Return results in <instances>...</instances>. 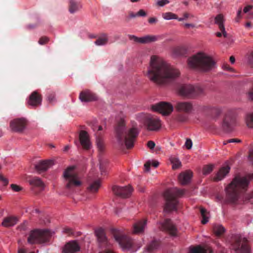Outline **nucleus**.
<instances>
[{"instance_id": "obj_25", "label": "nucleus", "mask_w": 253, "mask_h": 253, "mask_svg": "<svg viewBox=\"0 0 253 253\" xmlns=\"http://www.w3.org/2000/svg\"><path fill=\"white\" fill-rule=\"evenodd\" d=\"M18 221V218L14 216L4 217L1 222V225L5 228H9L15 225Z\"/></svg>"}, {"instance_id": "obj_37", "label": "nucleus", "mask_w": 253, "mask_h": 253, "mask_svg": "<svg viewBox=\"0 0 253 253\" xmlns=\"http://www.w3.org/2000/svg\"><path fill=\"white\" fill-rule=\"evenodd\" d=\"M207 250L205 248L200 246L192 247L189 248V253H207Z\"/></svg>"}, {"instance_id": "obj_55", "label": "nucleus", "mask_w": 253, "mask_h": 253, "mask_svg": "<svg viewBox=\"0 0 253 253\" xmlns=\"http://www.w3.org/2000/svg\"><path fill=\"white\" fill-rule=\"evenodd\" d=\"M148 21L150 24H153L156 23L158 21V20L156 18L154 17H151L148 19Z\"/></svg>"}, {"instance_id": "obj_23", "label": "nucleus", "mask_w": 253, "mask_h": 253, "mask_svg": "<svg viewBox=\"0 0 253 253\" xmlns=\"http://www.w3.org/2000/svg\"><path fill=\"white\" fill-rule=\"evenodd\" d=\"M53 165V162L52 160L42 161L36 164L35 168L37 171L41 173L47 170Z\"/></svg>"}, {"instance_id": "obj_13", "label": "nucleus", "mask_w": 253, "mask_h": 253, "mask_svg": "<svg viewBox=\"0 0 253 253\" xmlns=\"http://www.w3.org/2000/svg\"><path fill=\"white\" fill-rule=\"evenodd\" d=\"M151 108L153 111L159 112L164 116L169 115L173 110L170 103L163 101L152 105Z\"/></svg>"}, {"instance_id": "obj_39", "label": "nucleus", "mask_w": 253, "mask_h": 253, "mask_svg": "<svg viewBox=\"0 0 253 253\" xmlns=\"http://www.w3.org/2000/svg\"><path fill=\"white\" fill-rule=\"evenodd\" d=\"M245 122L249 128H253V113H250L246 115Z\"/></svg>"}, {"instance_id": "obj_5", "label": "nucleus", "mask_w": 253, "mask_h": 253, "mask_svg": "<svg viewBox=\"0 0 253 253\" xmlns=\"http://www.w3.org/2000/svg\"><path fill=\"white\" fill-rule=\"evenodd\" d=\"M185 189L172 187L167 189L163 194L166 201L164 211L169 212L172 211H177V205L178 204L177 198L182 197L185 193Z\"/></svg>"}, {"instance_id": "obj_53", "label": "nucleus", "mask_w": 253, "mask_h": 253, "mask_svg": "<svg viewBox=\"0 0 253 253\" xmlns=\"http://www.w3.org/2000/svg\"><path fill=\"white\" fill-rule=\"evenodd\" d=\"M0 180L2 181L5 185L8 184V179L4 177L2 174H0Z\"/></svg>"}, {"instance_id": "obj_54", "label": "nucleus", "mask_w": 253, "mask_h": 253, "mask_svg": "<svg viewBox=\"0 0 253 253\" xmlns=\"http://www.w3.org/2000/svg\"><path fill=\"white\" fill-rule=\"evenodd\" d=\"M150 166H151V163L150 161L147 162L144 164V168H145V170L146 171L148 172L150 171Z\"/></svg>"}, {"instance_id": "obj_27", "label": "nucleus", "mask_w": 253, "mask_h": 253, "mask_svg": "<svg viewBox=\"0 0 253 253\" xmlns=\"http://www.w3.org/2000/svg\"><path fill=\"white\" fill-rule=\"evenodd\" d=\"M230 169V168L228 166L221 167L214 177V180H221L229 173Z\"/></svg>"}, {"instance_id": "obj_16", "label": "nucleus", "mask_w": 253, "mask_h": 253, "mask_svg": "<svg viewBox=\"0 0 253 253\" xmlns=\"http://www.w3.org/2000/svg\"><path fill=\"white\" fill-rule=\"evenodd\" d=\"M161 224V230L167 231L172 236H176L177 233V229L175 226L172 223L170 219H166Z\"/></svg>"}, {"instance_id": "obj_63", "label": "nucleus", "mask_w": 253, "mask_h": 253, "mask_svg": "<svg viewBox=\"0 0 253 253\" xmlns=\"http://www.w3.org/2000/svg\"><path fill=\"white\" fill-rule=\"evenodd\" d=\"M26 251L24 249H20L18 250V253H25Z\"/></svg>"}, {"instance_id": "obj_47", "label": "nucleus", "mask_w": 253, "mask_h": 253, "mask_svg": "<svg viewBox=\"0 0 253 253\" xmlns=\"http://www.w3.org/2000/svg\"><path fill=\"white\" fill-rule=\"evenodd\" d=\"M47 99L49 103H52L55 101V95L54 93H50L47 96Z\"/></svg>"}, {"instance_id": "obj_24", "label": "nucleus", "mask_w": 253, "mask_h": 253, "mask_svg": "<svg viewBox=\"0 0 253 253\" xmlns=\"http://www.w3.org/2000/svg\"><path fill=\"white\" fill-rule=\"evenodd\" d=\"M146 219L141 220L135 223L133 225V234H138L143 233L144 231V228L146 226Z\"/></svg>"}, {"instance_id": "obj_18", "label": "nucleus", "mask_w": 253, "mask_h": 253, "mask_svg": "<svg viewBox=\"0 0 253 253\" xmlns=\"http://www.w3.org/2000/svg\"><path fill=\"white\" fill-rule=\"evenodd\" d=\"M175 109L178 112L189 114L193 110V105L189 102H178L176 103Z\"/></svg>"}, {"instance_id": "obj_46", "label": "nucleus", "mask_w": 253, "mask_h": 253, "mask_svg": "<svg viewBox=\"0 0 253 253\" xmlns=\"http://www.w3.org/2000/svg\"><path fill=\"white\" fill-rule=\"evenodd\" d=\"M185 146L186 148L188 150L192 148V140H191V139H190V138L186 139V142L185 143Z\"/></svg>"}, {"instance_id": "obj_9", "label": "nucleus", "mask_w": 253, "mask_h": 253, "mask_svg": "<svg viewBox=\"0 0 253 253\" xmlns=\"http://www.w3.org/2000/svg\"><path fill=\"white\" fill-rule=\"evenodd\" d=\"M113 237L122 249L129 250L132 248L133 245V240L125 235L123 232L118 229H114L113 231Z\"/></svg>"}, {"instance_id": "obj_56", "label": "nucleus", "mask_w": 253, "mask_h": 253, "mask_svg": "<svg viewBox=\"0 0 253 253\" xmlns=\"http://www.w3.org/2000/svg\"><path fill=\"white\" fill-rule=\"evenodd\" d=\"M247 94L248 99L253 101V90H250Z\"/></svg>"}, {"instance_id": "obj_20", "label": "nucleus", "mask_w": 253, "mask_h": 253, "mask_svg": "<svg viewBox=\"0 0 253 253\" xmlns=\"http://www.w3.org/2000/svg\"><path fill=\"white\" fill-rule=\"evenodd\" d=\"M79 140L83 148L88 150L90 148V142L87 132L85 130H81L79 134Z\"/></svg>"}, {"instance_id": "obj_34", "label": "nucleus", "mask_w": 253, "mask_h": 253, "mask_svg": "<svg viewBox=\"0 0 253 253\" xmlns=\"http://www.w3.org/2000/svg\"><path fill=\"white\" fill-rule=\"evenodd\" d=\"M213 232L216 236H219L225 232V229L221 225L214 224L213 226Z\"/></svg>"}, {"instance_id": "obj_51", "label": "nucleus", "mask_w": 253, "mask_h": 253, "mask_svg": "<svg viewBox=\"0 0 253 253\" xmlns=\"http://www.w3.org/2000/svg\"><path fill=\"white\" fill-rule=\"evenodd\" d=\"M147 146L149 148L152 150L154 148L155 146V143L154 141L150 140L148 141L147 143Z\"/></svg>"}, {"instance_id": "obj_19", "label": "nucleus", "mask_w": 253, "mask_h": 253, "mask_svg": "<svg viewBox=\"0 0 253 253\" xmlns=\"http://www.w3.org/2000/svg\"><path fill=\"white\" fill-rule=\"evenodd\" d=\"M80 250V247L75 241L69 242L65 245L62 249L63 253H76Z\"/></svg>"}, {"instance_id": "obj_62", "label": "nucleus", "mask_w": 253, "mask_h": 253, "mask_svg": "<svg viewBox=\"0 0 253 253\" xmlns=\"http://www.w3.org/2000/svg\"><path fill=\"white\" fill-rule=\"evenodd\" d=\"M230 61L232 64H234L235 61V57L233 56H231L230 57Z\"/></svg>"}, {"instance_id": "obj_31", "label": "nucleus", "mask_w": 253, "mask_h": 253, "mask_svg": "<svg viewBox=\"0 0 253 253\" xmlns=\"http://www.w3.org/2000/svg\"><path fill=\"white\" fill-rule=\"evenodd\" d=\"M160 243L157 241H153L147 245L145 251L149 253H153L159 248Z\"/></svg>"}, {"instance_id": "obj_44", "label": "nucleus", "mask_w": 253, "mask_h": 253, "mask_svg": "<svg viewBox=\"0 0 253 253\" xmlns=\"http://www.w3.org/2000/svg\"><path fill=\"white\" fill-rule=\"evenodd\" d=\"M96 143L98 150L100 151H103L104 149V144L102 140H101L100 139H97L96 140Z\"/></svg>"}, {"instance_id": "obj_32", "label": "nucleus", "mask_w": 253, "mask_h": 253, "mask_svg": "<svg viewBox=\"0 0 253 253\" xmlns=\"http://www.w3.org/2000/svg\"><path fill=\"white\" fill-rule=\"evenodd\" d=\"M100 186V181L96 180L92 183L87 188L90 193H96Z\"/></svg>"}, {"instance_id": "obj_59", "label": "nucleus", "mask_w": 253, "mask_h": 253, "mask_svg": "<svg viewBox=\"0 0 253 253\" xmlns=\"http://www.w3.org/2000/svg\"><path fill=\"white\" fill-rule=\"evenodd\" d=\"M183 25L186 28H189L190 27L193 28L195 27V25L193 24L185 23Z\"/></svg>"}, {"instance_id": "obj_26", "label": "nucleus", "mask_w": 253, "mask_h": 253, "mask_svg": "<svg viewBox=\"0 0 253 253\" xmlns=\"http://www.w3.org/2000/svg\"><path fill=\"white\" fill-rule=\"evenodd\" d=\"M79 98L82 102H90L97 99L96 96L88 90L82 91L80 93Z\"/></svg>"}, {"instance_id": "obj_33", "label": "nucleus", "mask_w": 253, "mask_h": 253, "mask_svg": "<svg viewBox=\"0 0 253 253\" xmlns=\"http://www.w3.org/2000/svg\"><path fill=\"white\" fill-rule=\"evenodd\" d=\"M200 212L203 218L201 220V223L203 224H205L209 221L210 212L208 211L206 209L202 207L200 208Z\"/></svg>"}, {"instance_id": "obj_58", "label": "nucleus", "mask_w": 253, "mask_h": 253, "mask_svg": "<svg viewBox=\"0 0 253 253\" xmlns=\"http://www.w3.org/2000/svg\"><path fill=\"white\" fill-rule=\"evenodd\" d=\"M249 64L253 67V52L252 53L249 60Z\"/></svg>"}, {"instance_id": "obj_17", "label": "nucleus", "mask_w": 253, "mask_h": 253, "mask_svg": "<svg viewBox=\"0 0 253 253\" xmlns=\"http://www.w3.org/2000/svg\"><path fill=\"white\" fill-rule=\"evenodd\" d=\"M42 101V95L37 91H34L29 96L27 104L33 107H37L41 105Z\"/></svg>"}, {"instance_id": "obj_48", "label": "nucleus", "mask_w": 253, "mask_h": 253, "mask_svg": "<svg viewBox=\"0 0 253 253\" xmlns=\"http://www.w3.org/2000/svg\"><path fill=\"white\" fill-rule=\"evenodd\" d=\"M145 11L143 9L139 10L136 14H134L133 13L130 14L129 16H145L146 15Z\"/></svg>"}, {"instance_id": "obj_36", "label": "nucleus", "mask_w": 253, "mask_h": 253, "mask_svg": "<svg viewBox=\"0 0 253 253\" xmlns=\"http://www.w3.org/2000/svg\"><path fill=\"white\" fill-rule=\"evenodd\" d=\"M95 234L100 242H105L106 241V237L105 232L102 229H99L95 231Z\"/></svg>"}, {"instance_id": "obj_6", "label": "nucleus", "mask_w": 253, "mask_h": 253, "mask_svg": "<svg viewBox=\"0 0 253 253\" xmlns=\"http://www.w3.org/2000/svg\"><path fill=\"white\" fill-rule=\"evenodd\" d=\"M50 237L49 230L35 229L30 232L27 242L30 244H41L48 242Z\"/></svg>"}, {"instance_id": "obj_28", "label": "nucleus", "mask_w": 253, "mask_h": 253, "mask_svg": "<svg viewBox=\"0 0 253 253\" xmlns=\"http://www.w3.org/2000/svg\"><path fill=\"white\" fill-rule=\"evenodd\" d=\"M29 183L30 185L40 188L43 190L44 188L45 185L42 179L38 177H34L28 180Z\"/></svg>"}, {"instance_id": "obj_52", "label": "nucleus", "mask_w": 253, "mask_h": 253, "mask_svg": "<svg viewBox=\"0 0 253 253\" xmlns=\"http://www.w3.org/2000/svg\"><path fill=\"white\" fill-rule=\"evenodd\" d=\"M213 113H214L216 116H218L221 114L222 110L220 108H216L213 110Z\"/></svg>"}, {"instance_id": "obj_4", "label": "nucleus", "mask_w": 253, "mask_h": 253, "mask_svg": "<svg viewBox=\"0 0 253 253\" xmlns=\"http://www.w3.org/2000/svg\"><path fill=\"white\" fill-rule=\"evenodd\" d=\"M188 64L192 69L207 72L214 68L215 62L206 53L198 52L188 59Z\"/></svg>"}, {"instance_id": "obj_7", "label": "nucleus", "mask_w": 253, "mask_h": 253, "mask_svg": "<svg viewBox=\"0 0 253 253\" xmlns=\"http://www.w3.org/2000/svg\"><path fill=\"white\" fill-rule=\"evenodd\" d=\"M178 91L179 95L187 98H194L204 93V90L201 87L190 84L181 85Z\"/></svg>"}, {"instance_id": "obj_35", "label": "nucleus", "mask_w": 253, "mask_h": 253, "mask_svg": "<svg viewBox=\"0 0 253 253\" xmlns=\"http://www.w3.org/2000/svg\"><path fill=\"white\" fill-rule=\"evenodd\" d=\"M108 41L107 35L102 34L101 36L95 42V44L97 45H103L106 44Z\"/></svg>"}, {"instance_id": "obj_50", "label": "nucleus", "mask_w": 253, "mask_h": 253, "mask_svg": "<svg viewBox=\"0 0 253 253\" xmlns=\"http://www.w3.org/2000/svg\"><path fill=\"white\" fill-rule=\"evenodd\" d=\"M241 142V140L239 139L233 138V139H230L227 140L226 143H224V144L225 145L228 143H232V142L240 143Z\"/></svg>"}, {"instance_id": "obj_22", "label": "nucleus", "mask_w": 253, "mask_h": 253, "mask_svg": "<svg viewBox=\"0 0 253 253\" xmlns=\"http://www.w3.org/2000/svg\"><path fill=\"white\" fill-rule=\"evenodd\" d=\"M192 176L193 172L192 171L190 170H186L179 174L178 176L179 182L182 185H186L190 182Z\"/></svg>"}, {"instance_id": "obj_57", "label": "nucleus", "mask_w": 253, "mask_h": 253, "mask_svg": "<svg viewBox=\"0 0 253 253\" xmlns=\"http://www.w3.org/2000/svg\"><path fill=\"white\" fill-rule=\"evenodd\" d=\"M63 232L65 233L68 234L69 235L72 234L73 233L72 229L71 228H64Z\"/></svg>"}, {"instance_id": "obj_21", "label": "nucleus", "mask_w": 253, "mask_h": 253, "mask_svg": "<svg viewBox=\"0 0 253 253\" xmlns=\"http://www.w3.org/2000/svg\"><path fill=\"white\" fill-rule=\"evenodd\" d=\"M225 19L224 17H215V23L218 26L219 29L221 30V32H216L215 35L217 37H221L222 35L224 38L227 37V34L225 31V29L224 25V22Z\"/></svg>"}, {"instance_id": "obj_30", "label": "nucleus", "mask_w": 253, "mask_h": 253, "mask_svg": "<svg viewBox=\"0 0 253 253\" xmlns=\"http://www.w3.org/2000/svg\"><path fill=\"white\" fill-rule=\"evenodd\" d=\"M157 40V37L155 36L148 35L141 38H138L136 42L141 43H146L155 42Z\"/></svg>"}, {"instance_id": "obj_45", "label": "nucleus", "mask_w": 253, "mask_h": 253, "mask_svg": "<svg viewBox=\"0 0 253 253\" xmlns=\"http://www.w3.org/2000/svg\"><path fill=\"white\" fill-rule=\"evenodd\" d=\"M188 17H183L178 18V17H164V18L166 20H170L172 19H177L179 21H182L184 20H186Z\"/></svg>"}, {"instance_id": "obj_38", "label": "nucleus", "mask_w": 253, "mask_h": 253, "mask_svg": "<svg viewBox=\"0 0 253 253\" xmlns=\"http://www.w3.org/2000/svg\"><path fill=\"white\" fill-rule=\"evenodd\" d=\"M169 160L172 164V169H176L181 167V163L178 158L173 157H171Z\"/></svg>"}, {"instance_id": "obj_15", "label": "nucleus", "mask_w": 253, "mask_h": 253, "mask_svg": "<svg viewBox=\"0 0 253 253\" xmlns=\"http://www.w3.org/2000/svg\"><path fill=\"white\" fill-rule=\"evenodd\" d=\"M112 189L113 193L115 195L121 197L123 198H128L130 196L133 191V189L130 185L124 187L114 185L112 187Z\"/></svg>"}, {"instance_id": "obj_29", "label": "nucleus", "mask_w": 253, "mask_h": 253, "mask_svg": "<svg viewBox=\"0 0 253 253\" xmlns=\"http://www.w3.org/2000/svg\"><path fill=\"white\" fill-rule=\"evenodd\" d=\"M82 8L81 3L75 0H70L69 3V11L71 14L79 10Z\"/></svg>"}, {"instance_id": "obj_60", "label": "nucleus", "mask_w": 253, "mask_h": 253, "mask_svg": "<svg viewBox=\"0 0 253 253\" xmlns=\"http://www.w3.org/2000/svg\"><path fill=\"white\" fill-rule=\"evenodd\" d=\"M129 39L130 40H133L135 42H136L137 40H138V37L134 36V35H129Z\"/></svg>"}, {"instance_id": "obj_14", "label": "nucleus", "mask_w": 253, "mask_h": 253, "mask_svg": "<svg viewBox=\"0 0 253 253\" xmlns=\"http://www.w3.org/2000/svg\"><path fill=\"white\" fill-rule=\"evenodd\" d=\"M27 121L24 118H17L11 121L9 127L12 131L22 132L26 128Z\"/></svg>"}, {"instance_id": "obj_3", "label": "nucleus", "mask_w": 253, "mask_h": 253, "mask_svg": "<svg viewBox=\"0 0 253 253\" xmlns=\"http://www.w3.org/2000/svg\"><path fill=\"white\" fill-rule=\"evenodd\" d=\"M126 128L125 121L124 119L121 118L115 129L117 138L120 145H123L124 143L126 148L130 149L133 147L139 132L136 128L132 127L124 132Z\"/></svg>"}, {"instance_id": "obj_61", "label": "nucleus", "mask_w": 253, "mask_h": 253, "mask_svg": "<svg viewBox=\"0 0 253 253\" xmlns=\"http://www.w3.org/2000/svg\"><path fill=\"white\" fill-rule=\"evenodd\" d=\"M159 163L158 161H154L152 163V166L155 168L158 167Z\"/></svg>"}, {"instance_id": "obj_10", "label": "nucleus", "mask_w": 253, "mask_h": 253, "mask_svg": "<svg viewBox=\"0 0 253 253\" xmlns=\"http://www.w3.org/2000/svg\"><path fill=\"white\" fill-rule=\"evenodd\" d=\"M240 109H232L227 112L223 121L222 126L223 129L227 131L232 130L236 125V117L238 115Z\"/></svg>"}, {"instance_id": "obj_43", "label": "nucleus", "mask_w": 253, "mask_h": 253, "mask_svg": "<svg viewBox=\"0 0 253 253\" xmlns=\"http://www.w3.org/2000/svg\"><path fill=\"white\" fill-rule=\"evenodd\" d=\"M10 187L11 188V189L14 192H19L23 189L22 187L15 184H11L10 185Z\"/></svg>"}, {"instance_id": "obj_41", "label": "nucleus", "mask_w": 253, "mask_h": 253, "mask_svg": "<svg viewBox=\"0 0 253 253\" xmlns=\"http://www.w3.org/2000/svg\"><path fill=\"white\" fill-rule=\"evenodd\" d=\"M49 41V39L47 37H42L39 40V43L40 44L43 45L47 43Z\"/></svg>"}, {"instance_id": "obj_42", "label": "nucleus", "mask_w": 253, "mask_h": 253, "mask_svg": "<svg viewBox=\"0 0 253 253\" xmlns=\"http://www.w3.org/2000/svg\"><path fill=\"white\" fill-rule=\"evenodd\" d=\"M253 7V6L252 5H248L246 6L243 9V13L244 14L249 13V14H253L251 12Z\"/></svg>"}, {"instance_id": "obj_40", "label": "nucleus", "mask_w": 253, "mask_h": 253, "mask_svg": "<svg viewBox=\"0 0 253 253\" xmlns=\"http://www.w3.org/2000/svg\"><path fill=\"white\" fill-rule=\"evenodd\" d=\"M214 165L212 164L205 166L203 168L202 172L204 175L210 173L213 169Z\"/></svg>"}, {"instance_id": "obj_2", "label": "nucleus", "mask_w": 253, "mask_h": 253, "mask_svg": "<svg viewBox=\"0 0 253 253\" xmlns=\"http://www.w3.org/2000/svg\"><path fill=\"white\" fill-rule=\"evenodd\" d=\"M250 181L247 177L236 175L225 189L227 201L232 203L237 201L240 193L247 190Z\"/></svg>"}, {"instance_id": "obj_49", "label": "nucleus", "mask_w": 253, "mask_h": 253, "mask_svg": "<svg viewBox=\"0 0 253 253\" xmlns=\"http://www.w3.org/2000/svg\"><path fill=\"white\" fill-rule=\"evenodd\" d=\"M169 1L168 0H159L157 2L158 5L160 6H163L166 4L169 3Z\"/></svg>"}, {"instance_id": "obj_11", "label": "nucleus", "mask_w": 253, "mask_h": 253, "mask_svg": "<svg viewBox=\"0 0 253 253\" xmlns=\"http://www.w3.org/2000/svg\"><path fill=\"white\" fill-rule=\"evenodd\" d=\"M231 247L236 253H250V247L248 240L240 236L235 237Z\"/></svg>"}, {"instance_id": "obj_8", "label": "nucleus", "mask_w": 253, "mask_h": 253, "mask_svg": "<svg viewBox=\"0 0 253 253\" xmlns=\"http://www.w3.org/2000/svg\"><path fill=\"white\" fill-rule=\"evenodd\" d=\"M75 168L74 166L69 167L63 172V177L67 181L66 188L70 191H73L74 187H79L82 185V182L77 179V175L74 171Z\"/></svg>"}, {"instance_id": "obj_12", "label": "nucleus", "mask_w": 253, "mask_h": 253, "mask_svg": "<svg viewBox=\"0 0 253 253\" xmlns=\"http://www.w3.org/2000/svg\"><path fill=\"white\" fill-rule=\"evenodd\" d=\"M144 126L148 131H157L162 126L161 121L159 118L153 117L145 118L143 122Z\"/></svg>"}, {"instance_id": "obj_1", "label": "nucleus", "mask_w": 253, "mask_h": 253, "mask_svg": "<svg viewBox=\"0 0 253 253\" xmlns=\"http://www.w3.org/2000/svg\"><path fill=\"white\" fill-rule=\"evenodd\" d=\"M179 71L167 64L159 57H151L147 76L149 80L157 85H162L180 76Z\"/></svg>"}, {"instance_id": "obj_64", "label": "nucleus", "mask_w": 253, "mask_h": 253, "mask_svg": "<svg viewBox=\"0 0 253 253\" xmlns=\"http://www.w3.org/2000/svg\"><path fill=\"white\" fill-rule=\"evenodd\" d=\"M249 156L251 158V159L253 163V150L252 152H251Z\"/></svg>"}]
</instances>
